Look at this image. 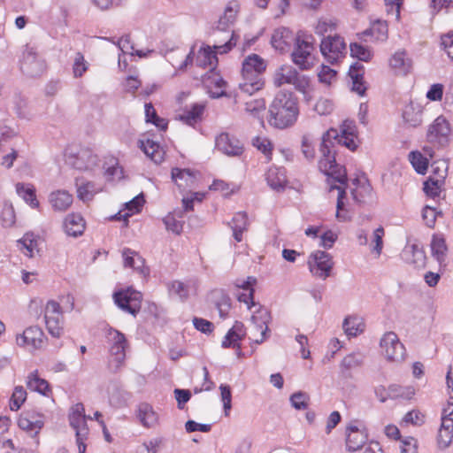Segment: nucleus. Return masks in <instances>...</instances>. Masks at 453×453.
<instances>
[{"mask_svg": "<svg viewBox=\"0 0 453 453\" xmlns=\"http://www.w3.org/2000/svg\"><path fill=\"white\" fill-rule=\"evenodd\" d=\"M268 112L271 126L279 129L292 127L299 115L298 100L292 92L280 90L269 105Z\"/></svg>", "mask_w": 453, "mask_h": 453, "instance_id": "obj_1", "label": "nucleus"}, {"mask_svg": "<svg viewBox=\"0 0 453 453\" xmlns=\"http://www.w3.org/2000/svg\"><path fill=\"white\" fill-rule=\"evenodd\" d=\"M264 58H244L242 67L243 82L239 84L241 91L252 95L264 86L263 73L266 69Z\"/></svg>", "mask_w": 453, "mask_h": 453, "instance_id": "obj_2", "label": "nucleus"}, {"mask_svg": "<svg viewBox=\"0 0 453 453\" xmlns=\"http://www.w3.org/2000/svg\"><path fill=\"white\" fill-rule=\"evenodd\" d=\"M320 153L321 158L319 161V168L327 176V183L329 186L335 185V182L347 186L348 178L346 170L343 166L336 163L334 152L332 153V151L328 150L326 147V144H324Z\"/></svg>", "mask_w": 453, "mask_h": 453, "instance_id": "obj_3", "label": "nucleus"}, {"mask_svg": "<svg viewBox=\"0 0 453 453\" xmlns=\"http://www.w3.org/2000/svg\"><path fill=\"white\" fill-rule=\"evenodd\" d=\"M273 82L276 87H281L284 84L293 85L297 91L304 95L306 100H309L307 95L310 90V79L299 74L293 66L285 65L280 66L274 74Z\"/></svg>", "mask_w": 453, "mask_h": 453, "instance_id": "obj_4", "label": "nucleus"}, {"mask_svg": "<svg viewBox=\"0 0 453 453\" xmlns=\"http://www.w3.org/2000/svg\"><path fill=\"white\" fill-rule=\"evenodd\" d=\"M324 144H326L328 150H331L332 153L334 152V155L336 154L335 145L345 146L352 151L357 149L353 132L345 127L342 128L341 133L334 128L326 131L322 136L319 151H322Z\"/></svg>", "mask_w": 453, "mask_h": 453, "instance_id": "obj_5", "label": "nucleus"}, {"mask_svg": "<svg viewBox=\"0 0 453 453\" xmlns=\"http://www.w3.org/2000/svg\"><path fill=\"white\" fill-rule=\"evenodd\" d=\"M65 163L71 167L79 171H88L96 165L98 157L88 148H81L77 150L67 149L65 154Z\"/></svg>", "mask_w": 453, "mask_h": 453, "instance_id": "obj_6", "label": "nucleus"}, {"mask_svg": "<svg viewBox=\"0 0 453 453\" xmlns=\"http://www.w3.org/2000/svg\"><path fill=\"white\" fill-rule=\"evenodd\" d=\"M142 296L140 292L130 288L113 293V300L116 305L122 311L135 316L141 310Z\"/></svg>", "mask_w": 453, "mask_h": 453, "instance_id": "obj_7", "label": "nucleus"}, {"mask_svg": "<svg viewBox=\"0 0 453 453\" xmlns=\"http://www.w3.org/2000/svg\"><path fill=\"white\" fill-rule=\"evenodd\" d=\"M308 265L312 275L326 280L330 276L334 262L329 253L323 250H316L310 255Z\"/></svg>", "mask_w": 453, "mask_h": 453, "instance_id": "obj_8", "label": "nucleus"}, {"mask_svg": "<svg viewBox=\"0 0 453 453\" xmlns=\"http://www.w3.org/2000/svg\"><path fill=\"white\" fill-rule=\"evenodd\" d=\"M450 126L443 116H439L429 126L426 139L431 144L438 147H444L449 143Z\"/></svg>", "mask_w": 453, "mask_h": 453, "instance_id": "obj_9", "label": "nucleus"}, {"mask_svg": "<svg viewBox=\"0 0 453 453\" xmlns=\"http://www.w3.org/2000/svg\"><path fill=\"white\" fill-rule=\"evenodd\" d=\"M238 36L232 33L230 39L224 44L208 46L203 43L195 44L187 57H217L228 53L236 45Z\"/></svg>", "mask_w": 453, "mask_h": 453, "instance_id": "obj_10", "label": "nucleus"}, {"mask_svg": "<svg viewBox=\"0 0 453 453\" xmlns=\"http://www.w3.org/2000/svg\"><path fill=\"white\" fill-rule=\"evenodd\" d=\"M380 347L385 351L387 359L390 361L400 362L405 357V348L394 332H388L383 335Z\"/></svg>", "mask_w": 453, "mask_h": 453, "instance_id": "obj_11", "label": "nucleus"}, {"mask_svg": "<svg viewBox=\"0 0 453 453\" xmlns=\"http://www.w3.org/2000/svg\"><path fill=\"white\" fill-rule=\"evenodd\" d=\"M91 418L85 415L84 405L81 403L74 404L68 415V420L71 427L75 431V436L80 440H87L88 435V427L87 419Z\"/></svg>", "mask_w": 453, "mask_h": 453, "instance_id": "obj_12", "label": "nucleus"}, {"mask_svg": "<svg viewBox=\"0 0 453 453\" xmlns=\"http://www.w3.org/2000/svg\"><path fill=\"white\" fill-rule=\"evenodd\" d=\"M367 441L365 426L358 420L351 421L346 427V447L349 451H357Z\"/></svg>", "mask_w": 453, "mask_h": 453, "instance_id": "obj_13", "label": "nucleus"}, {"mask_svg": "<svg viewBox=\"0 0 453 453\" xmlns=\"http://www.w3.org/2000/svg\"><path fill=\"white\" fill-rule=\"evenodd\" d=\"M45 324L49 333L54 337H59L62 327V311L61 307L56 301L50 300L45 307Z\"/></svg>", "mask_w": 453, "mask_h": 453, "instance_id": "obj_14", "label": "nucleus"}, {"mask_svg": "<svg viewBox=\"0 0 453 453\" xmlns=\"http://www.w3.org/2000/svg\"><path fill=\"white\" fill-rule=\"evenodd\" d=\"M194 59H196L195 65L196 68L207 70L203 73H198L197 72H195V78L197 79L198 76H200L201 81L203 82H205L207 80L211 79L212 75H214V71L218 66L219 58H185L179 65V70L182 71L186 69L188 65H193Z\"/></svg>", "mask_w": 453, "mask_h": 453, "instance_id": "obj_15", "label": "nucleus"}, {"mask_svg": "<svg viewBox=\"0 0 453 453\" xmlns=\"http://www.w3.org/2000/svg\"><path fill=\"white\" fill-rule=\"evenodd\" d=\"M216 148L222 153L231 156L238 157L243 152L242 143L234 136L227 133H222L216 137Z\"/></svg>", "mask_w": 453, "mask_h": 453, "instance_id": "obj_16", "label": "nucleus"}, {"mask_svg": "<svg viewBox=\"0 0 453 453\" xmlns=\"http://www.w3.org/2000/svg\"><path fill=\"white\" fill-rule=\"evenodd\" d=\"M316 50L315 38L303 31L296 34L295 49L291 57H311Z\"/></svg>", "mask_w": 453, "mask_h": 453, "instance_id": "obj_17", "label": "nucleus"}, {"mask_svg": "<svg viewBox=\"0 0 453 453\" xmlns=\"http://www.w3.org/2000/svg\"><path fill=\"white\" fill-rule=\"evenodd\" d=\"M320 51L324 57L333 54L335 57L343 56L347 51V45L344 39L338 35H328L324 37L320 42Z\"/></svg>", "mask_w": 453, "mask_h": 453, "instance_id": "obj_18", "label": "nucleus"}, {"mask_svg": "<svg viewBox=\"0 0 453 453\" xmlns=\"http://www.w3.org/2000/svg\"><path fill=\"white\" fill-rule=\"evenodd\" d=\"M348 75L351 81V90L359 96H364L367 90V86L364 81V65L360 61L353 63L349 66Z\"/></svg>", "mask_w": 453, "mask_h": 453, "instance_id": "obj_19", "label": "nucleus"}, {"mask_svg": "<svg viewBox=\"0 0 453 453\" xmlns=\"http://www.w3.org/2000/svg\"><path fill=\"white\" fill-rule=\"evenodd\" d=\"M42 330L35 326L27 327L22 334L17 336V344L19 346L29 345L33 349H39L43 342Z\"/></svg>", "mask_w": 453, "mask_h": 453, "instance_id": "obj_20", "label": "nucleus"}, {"mask_svg": "<svg viewBox=\"0 0 453 453\" xmlns=\"http://www.w3.org/2000/svg\"><path fill=\"white\" fill-rule=\"evenodd\" d=\"M251 319L254 324L256 325V330H261L260 338L255 339L254 343L257 345L261 344L268 336V323L271 320V314L268 310L261 309L257 311V314L253 315Z\"/></svg>", "mask_w": 453, "mask_h": 453, "instance_id": "obj_21", "label": "nucleus"}, {"mask_svg": "<svg viewBox=\"0 0 453 453\" xmlns=\"http://www.w3.org/2000/svg\"><path fill=\"white\" fill-rule=\"evenodd\" d=\"M365 356L360 352H352L342 360L340 365L341 373L343 378H352L351 370L358 368L364 364Z\"/></svg>", "mask_w": 453, "mask_h": 453, "instance_id": "obj_22", "label": "nucleus"}, {"mask_svg": "<svg viewBox=\"0 0 453 453\" xmlns=\"http://www.w3.org/2000/svg\"><path fill=\"white\" fill-rule=\"evenodd\" d=\"M21 72L28 77L41 75L46 69V63L43 58H21L19 61Z\"/></svg>", "mask_w": 453, "mask_h": 453, "instance_id": "obj_23", "label": "nucleus"}, {"mask_svg": "<svg viewBox=\"0 0 453 453\" xmlns=\"http://www.w3.org/2000/svg\"><path fill=\"white\" fill-rule=\"evenodd\" d=\"M136 417L145 427H153L158 422V415L148 403H141L136 411Z\"/></svg>", "mask_w": 453, "mask_h": 453, "instance_id": "obj_24", "label": "nucleus"}, {"mask_svg": "<svg viewBox=\"0 0 453 453\" xmlns=\"http://www.w3.org/2000/svg\"><path fill=\"white\" fill-rule=\"evenodd\" d=\"M85 222L80 214L72 213L64 220V230L69 236L77 237L83 234Z\"/></svg>", "mask_w": 453, "mask_h": 453, "instance_id": "obj_25", "label": "nucleus"}, {"mask_svg": "<svg viewBox=\"0 0 453 453\" xmlns=\"http://www.w3.org/2000/svg\"><path fill=\"white\" fill-rule=\"evenodd\" d=\"M265 179L270 188L276 191L283 190L287 184L286 171L281 167L269 168Z\"/></svg>", "mask_w": 453, "mask_h": 453, "instance_id": "obj_26", "label": "nucleus"}, {"mask_svg": "<svg viewBox=\"0 0 453 453\" xmlns=\"http://www.w3.org/2000/svg\"><path fill=\"white\" fill-rule=\"evenodd\" d=\"M49 202L54 211H65L73 203V196L65 190H57L50 194Z\"/></svg>", "mask_w": 453, "mask_h": 453, "instance_id": "obj_27", "label": "nucleus"}, {"mask_svg": "<svg viewBox=\"0 0 453 453\" xmlns=\"http://www.w3.org/2000/svg\"><path fill=\"white\" fill-rule=\"evenodd\" d=\"M403 119L411 127H418L422 123V108L418 104L410 102L403 110Z\"/></svg>", "mask_w": 453, "mask_h": 453, "instance_id": "obj_28", "label": "nucleus"}, {"mask_svg": "<svg viewBox=\"0 0 453 453\" xmlns=\"http://www.w3.org/2000/svg\"><path fill=\"white\" fill-rule=\"evenodd\" d=\"M127 347V346H109L110 358L108 365L112 372H117L123 365L126 359Z\"/></svg>", "mask_w": 453, "mask_h": 453, "instance_id": "obj_29", "label": "nucleus"}, {"mask_svg": "<svg viewBox=\"0 0 453 453\" xmlns=\"http://www.w3.org/2000/svg\"><path fill=\"white\" fill-rule=\"evenodd\" d=\"M239 12V4L235 2L229 3L223 15L219 19L218 28L220 30H226L228 27L232 26Z\"/></svg>", "mask_w": 453, "mask_h": 453, "instance_id": "obj_30", "label": "nucleus"}, {"mask_svg": "<svg viewBox=\"0 0 453 453\" xmlns=\"http://www.w3.org/2000/svg\"><path fill=\"white\" fill-rule=\"evenodd\" d=\"M140 149L155 163H160L163 160V152L157 142L150 139L145 141L140 140Z\"/></svg>", "mask_w": 453, "mask_h": 453, "instance_id": "obj_31", "label": "nucleus"}, {"mask_svg": "<svg viewBox=\"0 0 453 453\" xmlns=\"http://www.w3.org/2000/svg\"><path fill=\"white\" fill-rule=\"evenodd\" d=\"M17 194L32 208H37L39 202L36 198L35 188L32 184L29 183H17L16 184Z\"/></svg>", "mask_w": 453, "mask_h": 453, "instance_id": "obj_32", "label": "nucleus"}, {"mask_svg": "<svg viewBox=\"0 0 453 453\" xmlns=\"http://www.w3.org/2000/svg\"><path fill=\"white\" fill-rule=\"evenodd\" d=\"M43 424L41 418H35L34 413L30 411L23 413L18 420V425L22 430L35 431V434H38Z\"/></svg>", "mask_w": 453, "mask_h": 453, "instance_id": "obj_33", "label": "nucleus"}, {"mask_svg": "<svg viewBox=\"0 0 453 453\" xmlns=\"http://www.w3.org/2000/svg\"><path fill=\"white\" fill-rule=\"evenodd\" d=\"M204 111V105L202 104H194L189 110H185L179 114V119L188 126H194L201 120Z\"/></svg>", "mask_w": 453, "mask_h": 453, "instance_id": "obj_34", "label": "nucleus"}, {"mask_svg": "<svg viewBox=\"0 0 453 453\" xmlns=\"http://www.w3.org/2000/svg\"><path fill=\"white\" fill-rule=\"evenodd\" d=\"M171 175L180 188L192 187L195 181V176L189 169L173 168Z\"/></svg>", "mask_w": 453, "mask_h": 453, "instance_id": "obj_35", "label": "nucleus"}, {"mask_svg": "<svg viewBox=\"0 0 453 453\" xmlns=\"http://www.w3.org/2000/svg\"><path fill=\"white\" fill-rule=\"evenodd\" d=\"M27 387L32 390L42 394V395H48L50 391L48 381L38 376L37 371L31 372L27 376Z\"/></svg>", "mask_w": 453, "mask_h": 453, "instance_id": "obj_36", "label": "nucleus"}, {"mask_svg": "<svg viewBox=\"0 0 453 453\" xmlns=\"http://www.w3.org/2000/svg\"><path fill=\"white\" fill-rule=\"evenodd\" d=\"M404 254L411 255L406 257L408 263L414 265L416 268H422L426 265V254L421 247L418 244H412L410 246V250H405Z\"/></svg>", "mask_w": 453, "mask_h": 453, "instance_id": "obj_37", "label": "nucleus"}, {"mask_svg": "<svg viewBox=\"0 0 453 453\" xmlns=\"http://www.w3.org/2000/svg\"><path fill=\"white\" fill-rule=\"evenodd\" d=\"M113 47L118 50V57L130 56V57H145L146 53L141 50H135L133 44L130 42L129 37H122L119 40L117 44H113Z\"/></svg>", "mask_w": 453, "mask_h": 453, "instance_id": "obj_38", "label": "nucleus"}, {"mask_svg": "<svg viewBox=\"0 0 453 453\" xmlns=\"http://www.w3.org/2000/svg\"><path fill=\"white\" fill-rule=\"evenodd\" d=\"M431 250L433 257L438 261L440 265H442V263L445 261L447 253V245L445 240L442 237L434 235L431 242Z\"/></svg>", "mask_w": 453, "mask_h": 453, "instance_id": "obj_39", "label": "nucleus"}, {"mask_svg": "<svg viewBox=\"0 0 453 453\" xmlns=\"http://www.w3.org/2000/svg\"><path fill=\"white\" fill-rule=\"evenodd\" d=\"M342 327L348 336H357L364 331L365 325L357 317H347Z\"/></svg>", "mask_w": 453, "mask_h": 453, "instance_id": "obj_40", "label": "nucleus"}, {"mask_svg": "<svg viewBox=\"0 0 453 453\" xmlns=\"http://www.w3.org/2000/svg\"><path fill=\"white\" fill-rule=\"evenodd\" d=\"M244 110L250 116L262 119L265 111V101L263 98L250 99L245 103Z\"/></svg>", "mask_w": 453, "mask_h": 453, "instance_id": "obj_41", "label": "nucleus"}, {"mask_svg": "<svg viewBox=\"0 0 453 453\" xmlns=\"http://www.w3.org/2000/svg\"><path fill=\"white\" fill-rule=\"evenodd\" d=\"M290 31L285 27L278 28L274 31L271 43L273 48L280 51V54H283L285 48L288 46L286 39L289 36Z\"/></svg>", "mask_w": 453, "mask_h": 453, "instance_id": "obj_42", "label": "nucleus"}, {"mask_svg": "<svg viewBox=\"0 0 453 453\" xmlns=\"http://www.w3.org/2000/svg\"><path fill=\"white\" fill-rule=\"evenodd\" d=\"M388 65L396 75H406L412 67L411 58H389Z\"/></svg>", "mask_w": 453, "mask_h": 453, "instance_id": "obj_43", "label": "nucleus"}, {"mask_svg": "<svg viewBox=\"0 0 453 453\" xmlns=\"http://www.w3.org/2000/svg\"><path fill=\"white\" fill-rule=\"evenodd\" d=\"M409 159L415 171L419 174H425L427 171L429 161L419 151H411Z\"/></svg>", "mask_w": 453, "mask_h": 453, "instance_id": "obj_44", "label": "nucleus"}, {"mask_svg": "<svg viewBox=\"0 0 453 453\" xmlns=\"http://www.w3.org/2000/svg\"><path fill=\"white\" fill-rule=\"evenodd\" d=\"M338 27V21L334 18H321L314 27L315 33L324 35L326 33L335 31Z\"/></svg>", "mask_w": 453, "mask_h": 453, "instance_id": "obj_45", "label": "nucleus"}, {"mask_svg": "<svg viewBox=\"0 0 453 453\" xmlns=\"http://www.w3.org/2000/svg\"><path fill=\"white\" fill-rule=\"evenodd\" d=\"M444 184L443 180L441 179H434V177L430 176L423 184L424 192L430 197L439 196L441 193V188Z\"/></svg>", "mask_w": 453, "mask_h": 453, "instance_id": "obj_46", "label": "nucleus"}, {"mask_svg": "<svg viewBox=\"0 0 453 453\" xmlns=\"http://www.w3.org/2000/svg\"><path fill=\"white\" fill-rule=\"evenodd\" d=\"M109 394L110 403L115 406L124 405L129 398V394L126 390L119 388L117 384L112 386V388Z\"/></svg>", "mask_w": 453, "mask_h": 453, "instance_id": "obj_47", "label": "nucleus"}, {"mask_svg": "<svg viewBox=\"0 0 453 453\" xmlns=\"http://www.w3.org/2000/svg\"><path fill=\"white\" fill-rule=\"evenodd\" d=\"M27 399V392L22 386H16L10 400V409L17 411Z\"/></svg>", "mask_w": 453, "mask_h": 453, "instance_id": "obj_48", "label": "nucleus"}, {"mask_svg": "<svg viewBox=\"0 0 453 453\" xmlns=\"http://www.w3.org/2000/svg\"><path fill=\"white\" fill-rule=\"evenodd\" d=\"M215 307L219 311L221 319H226L231 309V298L225 293L219 292L217 300L215 301Z\"/></svg>", "mask_w": 453, "mask_h": 453, "instance_id": "obj_49", "label": "nucleus"}, {"mask_svg": "<svg viewBox=\"0 0 453 453\" xmlns=\"http://www.w3.org/2000/svg\"><path fill=\"white\" fill-rule=\"evenodd\" d=\"M388 393L390 398L402 397L411 399L415 394V390L412 387L403 388L397 384H392L388 387Z\"/></svg>", "mask_w": 453, "mask_h": 453, "instance_id": "obj_50", "label": "nucleus"}, {"mask_svg": "<svg viewBox=\"0 0 453 453\" xmlns=\"http://www.w3.org/2000/svg\"><path fill=\"white\" fill-rule=\"evenodd\" d=\"M432 176L434 179H441L443 181L448 175L449 163L445 159H438L431 164Z\"/></svg>", "mask_w": 453, "mask_h": 453, "instance_id": "obj_51", "label": "nucleus"}, {"mask_svg": "<svg viewBox=\"0 0 453 453\" xmlns=\"http://www.w3.org/2000/svg\"><path fill=\"white\" fill-rule=\"evenodd\" d=\"M144 203L145 199L143 194H140L134 196L131 201L127 202L126 203V208L127 211H130V213H126L124 215L125 221L127 222V218L133 215L134 213L139 212L142 210Z\"/></svg>", "mask_w": 453, "mask_h": 453, "instance_id": "obj_52", "label": "nucleus"}, {"mask_svg": "<svg viewBox=\"0 0 453 453\" xmlns=\"http://www.w3.org/2000/svg\"><path fill=\"white\" fill-rule=\"evenodd\" d=\"M107 339L109 346H127L125 334L116 329H109Z\"/></svg>", "mask_w": 453, "mask_h": 453, "instance_id": "obj_53", "label": "nucleus"}, {"mask_svg": "<svg viewBox=\"0 0 453 453\" xmlns=\"http://www.w3.org/2000/svg\"><path fill=\"white\" fill-rule=\"evenodd\" d=\"M309 395L308 394L299 391L294 393L290 396L292 406L296 410H305L308 407Z\"/></svg>", "mask_w": 453, "mask_h": 453, "instance_id": "obj_54", "label": "nucleus"}, {"mask_svg": "<svg viewBox=\"0 0 453 453\" xmlns=\"http://www.w3.org/2000/svg\"><path fill=\"white\" fill-rule=\"evenodd\" d=\"M318 76L320 82L330 85L336 80L337 72L328 65H322Z\"/></svg>", "mask_w": 453, "mask_h": 453, "instance_id": "obj_55", "label": "nucleus"}, {"mask_svg": "<svg viewBox=\"0 0 453 453\" xmlns=\"http://www.w3.org/2000/svg\"><path fill=\"white\" fill-rule=\"evenodd\" d=\"M221 400L223 402V408L225 415H228V411L232 408V392L231 388L228 385L221 384L219 386Z\"/></svg>", "mask_w": 453, "mask_h": 453, "instance_id": "obj_56", "label": "nucleus"}, {"mask_svg": "<svg viewBox=\"0 0 453 453\" xmlns=\"http://www.w3.org/2000/svg\"><path fill=\"white\" fill-rule=\"evenodd\" d=\"M164 224L167 230L172 231L176 234H180L182 231V223L178 220L175 216L172 213H169L163 219Z\"/></svg>", "mask_w": 453, "mask_h": 453, "instance_id": "obj_57", "label": "nucleus"}, {"mask_svg": "<svg viewBox=\"0 0 453 453\" xmlns=\"http://www.w3.org/2000/svg\"><path fill=\"white\" fill-rule=\"evenodd\" d=\"M334 110V103L327 98H320L314 105V111L323 116L329 115Z\"/></svg>", "mask_w": 453, "mask_h": 453, "instance_id": "obj_58", "label": "nucleus"}, {"mask_svg": "<svg viewBox=\"0 0 453 453\" xmlns=\"http://www.w3.org/2000/svg\"><path fill=\"white\" fill-rule=\"evenodd\" d=\"M437 215H441V212L436 211V209L426 205L424 207L422 211V217L426 221V225L429 227H433L435 224Z\"/></svg>", "mask_w": 453, "mask_h": 453, "instance_id": "obj_59", "label": "nucleus"}, {"mask_svg": "<svg viewBox=\"0 0 453 453\" xmlns=\"http://www.w3.org/2000/svg\"><path fill=\"white\" fill-rule=\"evenodd\" d=\"M171 293L177 295L180 299H186L188 296V287L181 281H173L169 286Z\"/></svg>", "mask_w": 453, "mask_h": 453, "instance_id": "obj_60", "label": "nucleus"}, {"mask_svg": "<svg viewBox=\"0 0 453 453\" xmlns=\"http://www.w3.org/2000/svg\"><path fill=\"white\" fill-rule=\"evenodd\" d=\"M193 325L196 330L203 334H210L214 328V325L211 321L202 318L195 317L193 319Z\"/></svg>", "mask_w": 453, "mask_h": 453, "instance_id": "obj_61", "label": "nucleus"}, {"mask_svg": "<svg viewBox=\"0 0 453 453\" xmlns=\"http://www.w3.org/2000/svg\"><path fill=\"white\" fill-rule=\"evenodd\" d=\"M401 453H418V441L413 437H407L401 441Z\"/></svg>", "mask_w": 453, "mask_h": 453, "instance_id": "obj_62", "label": "nucleus"}, {"mask_svg": "<svg viewBox=\"0 0 453 453\" xmlns=\"http://www.w3.org/2000/svg\"><path fill=\"white\" fill-rule=\"evenodd\" d=\"M444 87L441 83L433 84L426 92V97L430 101H441L443 96Z\"/></svg>", "mask_w": 453, "mask_h": 453, "instance_id": "obj_63", "label": "nucleus"}, {"mask_svg": "<svg viewBox=\"0 0 453 453\" xmlns=\"http://www.w3.org/2000/svg\"><path fill=\"white\" fill-rule=\"evenodd\" d=\"M2 224L4 227L12 226L15 223V213L12 206L4 207L1 213Z\"/></svg>", "mask_w": 453, "mask_h": 453, "instance_id": "obj_64", "label": "nucleus"}]
</instances>
